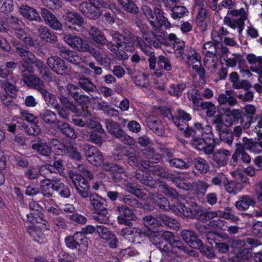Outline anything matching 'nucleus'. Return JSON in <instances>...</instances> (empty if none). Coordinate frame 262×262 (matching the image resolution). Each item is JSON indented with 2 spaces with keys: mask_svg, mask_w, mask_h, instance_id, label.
I'll list each match as a JSON object with an SVG mask.
<instances>
[{
  "mask_svg": "<svg viewBox=\"0 0 262 262\" xmlns=\"http://www.w3.org/2000/svg\"><path fill=\"white\" fill-rule=\"evenodd\" d=\"M148 237L161 252L167 255L170 254L173 248H177L190 255L193 252V250L188 251L180 240L174 237L171 232L152 231L148 235Z\"/></svg>",
  "mask_w": 262,
  "mask_h": 262,
  "instance_id": "nucleus-1",
  "label": "nucleus"
},
{
  "mask_svg": "<svg viewBox=\"0 0 262 262\" xmlns=\"http://www.w3.org/2000/svg\"><path fill=\"white\" fill-rule=\"evenodd\" d=\"M142 11L155 31H159L162 26L166 29L171 27L170 23L167 18L164 16L163 11L161 8L155 7L153 11L148 6L143 5L142 7Z\"/></svg>",
  "mask_w": 262,
  "mask_h": 262,
  "instance_id": "nucleus-2",
  "label": "nucleus"
},
{
  "mask_svg": "<svg viewBox=\"0 0 262 262\" xmlns=\"http://www.w3.org/2000/svg\"><path fill=\"white\" fill-rule=\"evenodd\" d=\"M247 19V14L243 8L229 10L227 15L224 18V23L233 29H238L241 33L245 26V20Z\"/></svg>",
  "mask_w": 262,
  "mask_h": 262,
  "instance_id": "nucleus-3",
  "label": "nucleus"
},
{
  "mask_svg": "<svg viewBox=\"0 0 262 262\" xmlns=\"http://www.w3.org/2000/svg\"><path fill=\"white\" fill-rule=\"evenodd\" d=\"M71 179L77 193L83 199L88 198L92 193L90 191L89 183L80 174L74 170L69 172Z\"/></svg>",
  "mask_w": 262,
  "mask_h": 262,
  "instance_id": "nucleus-4",
  "label": "nucleus"
},
{
  "mask_svg": "<svg viewBox=\"0 0 262 262\" xmlns=\"http://www.w3.org/2000/svg\"><path fill=\"white\" fill-rule=\"evenodd\" d=\"M212 124L217 131L220 139L229 145H232L233 140V133L231 129L226 127L223 121L222 115L217 114L214 116Z\"/></svg>",
  "mask_w": 262,
  "mask_h": 262,
  "instance_id": "nucleus-5",
  "label": "nucleus"
},
{
  "mask_svg": "<svg viewBox=\"0 0 262 262\" xmlns=\"http://www.w3.org/2000/svg\"><path fill=\"white\" fill-rule=\"evenodd\" d=\"M127 38L128 45H125V50L129 52L133 51L134 50V43H136L146 55H149L153 53L152 48L146 44L142 37L134 36L132 34L129 33Z\"/></svg>",
  "mask_w": 262,
  "mask_h": 262,
  "instance_id": "nucleus-6",
  "label": "nucleus"
},
{
  "mask_svg": "<svg viewBox=\"0 0 262 262\" xmlns=\"http://www.w3.org/2000/svg\"><path fill=\"white\" fill-rule=\"evenodd\" d=\"M142 33V38L146 41L149 47H157L158 43H164L165 39L161 35H156L152 31H150L147 25L142 24L139 26Z\"/></svg>",
  "mask_w": 262,
  "mask_h": 262,
  "instance_id": "nucleus-7",
  "label": "nucleus"
},
{
  "mask_svg": "<svg viewBox=\"0 0 262 262\" xmlns=\"http://www.w3.org/2000/svg\"><path fill=\"white\" fill-rule=\"evenodd\" d=\"M66 91L69 96L71 97L76 103L80 106L86 105L90 102L89 96L81 94L79 92L80 89L77 85L69 83L66 86Z\"/></svg>",
  "mask_w": 262,
  "mask_h": 262,
  "instance_id": "nucleus-8",
  "label": "nucleus"
},
{
  "mask_svg": "<svg viewBox=\"0 0 262 262\" xmlns=\"http://www.w3.org/2000/svg\"><path fill=\"white\" fill-rule=\"evenodd\" d=\"M116 211L118 212V221L119 224L127 226L132 225L130 221H134L137 217L133 210L129 209L126 205H121L116 207Z\"/></svg>",
  "mask_w": 262,
  "mask_h": 262,
  "instance_id": "nucleus-9",
  "label": "nucleus"
},
{
  "mask_svg": "<svg viewBox=\"0 0 262 262\" xmlns=\"http://www.w3.org/2000/svg\"><path fill=\"white\" fill-rule=\"evenodd\" d=\"M63 39L72 48L80 52H86L90 46L85 40L78 36L67 34Z\"/></svg>",
  "mask_w": 262,
  "mask_h": 262,
  "instance_id": "nucleus-10",
  "label": "nucleus"
},
{
  "mask_svg": "<svg viewBox=\"0 0 262 262\" xmlns=\"http://www.w3.org/2000/svg\"><path fill=\"white\" fill-rule=\"evenodd\" d=\"M47 63L49 67L57 74L66 75L69 72L64 61L59 57L52 56L48 58Z\"/></svg>",
  "mask_w": 262,
  "mask_h": 262,
  "instance_id": "nucleus-11",
  "label": "nucleus"
},
{
  "mask_svg": "<svg viewBox=\"0 0 262 262\" xmlns=\"http://www.w3.org/2000/svg\"><path fill=\"white\" fill-rule=\"evenodd\" d=\"M184 134L186 137H191V145L196 149L201 151L204 147L205 141L204 140L205 135H201V133L199 130L194 132L188 127H184Z\"/></svg>",
  "mask_w": 262,
  "mask_h": 262,
  "instance_id": "nucleus-12",
  "label": "nucleus"
},
{
  "mask_svg": "<svg viewBox=\"0 0 262 262\" xmlns=\"http://www.w3.org/2000/svg\"><path fill=\"white\" fill-rule=\"evenodd\" d=\"M89 34L90 39L95 42L101 45H105L110 50H114L115 46L113 45V43L111 41L107 40L98 28L95 26L91 27Z\"/></svg>",
  "mask_w": 262,
  "mask_h": 262,
  "instance_id": "nucleus-13",
  "label": "nucleus"
},
{
  "mask_svg": "<svg viewBox=\"0 0 262 262\" xmlns=\"http://www.w3.org/2000/svg\"><path fill=\"white\" fill-rule=\"evenodd\" d=\"M132 225L122 229L120 235L132 243H139L140 238L144 235V232L140 228L133 227Z\"/></svg>",
  "mask_w": 262,
  "mask_h": 262,
  "instance_id": "nucleus-14",
  "label": "nucleus"
},
{
  "mask_svg": "<svg viewBox=\"0 0 262 262\" xmlns=\"http://www.w3.org/2000/svg\"><path fill=\"white\" fill-rule=\"evenodd\" d=\"M183 240L190 247L195 249H200L203 246V243L199 239L196 234L192 230H183L180 234Z\"/></svg>",
  "mask_w": 262,
  "mask_h": 262,
  "instance_id": "nucleus-15",
  "label": "nucleus"
},
{
  "mask_svg": "<svg viewBox=\"0 0 262 262\" xmlns=\"http://www.w3.org/2000/svg\"><path fill=\"white\" fill-rule=\"evenodd\" d=\"M41 15L46 24L56 30H61L62 25L52 12L45 8L41 9Z\"/></svg>",
  "mask_w": 262,
  "mask_h": 262,
  "instance_id": "nucleus-16",
  "label": "nucleus"
},
{
  "mask_svg": "<svg viewBox=\"0 0 262 262\" xmlns=\"http://www.w3.org/2000/svg\"><path fill=\"white\" fill-rule=\"evenodd\" d=\"M79 9L84 15L90 19H95L100 15L98 9L92 2L81 3L79 5Z\"/></svg>",
  "mask_w": 262,
  "mask_h": 262,
  "instance_id": "nucleus-17",
  "label": "nucleus"
},
{
  "mask_svg": "<svg viewBox=\"0 0 262 262\" xmlns=\"http://www.w3.org/2000/svg\"><path fill=\"white\" fill-rule=\"evenodd\" d=\"M63 18L70 28L76 29L75 26L81 27L84 23L83 17L77 12H68L63 16Z\"/></svg>",
  "mask_w": 262,
  "mask_h": 262,
  "instance_id": "nucleus-18",
  "label": "nucleus"
},
{
  "mask_svg": "<svg viewBox=\"0 0 262 262\" xmlns=\"http://www.w3.org/2000/svg\"><path fill=\"white\" fill-rule=\"evenodd\" d=\"M233 90L226 91L225 93L220 94L217 98L218 102L221 106H233L237 103L236 99L233 96Z\"/></svg>",
  "mask_w": 262,
  "mask_h": 262,
  "instance_id": "nucleus-19",
  "label": "nucleus"
},
{
  "mask_svg": "<svg viewBox=\"0 0 262 262\" xmlns=\"http://www.w3.org/2000/svg\"><path fill=\"white\" fill-rule=\"evenodd\" d=\"M57 129L67 138L71 139H75L77 134L74 128L69 123L59 120L55 125Z\"/></svg>",
  "mask_w": 262,
  "mask_h": 262,
  "instance_id": "nucleus-20",
  "label": "nucleus"
},
{
  "mask_svg": "<svg viewBox=\"0 0 262 262\" xmlns=\"http://www.w3.org/2000/svg\"><path fill=\"white\" fill-rule=\"evenodd\" d=\"M108 32L112 39L116 42V44L113 43V45L115 46L114 50L111 51L115 52L117 51V49L122 47L123 45H124L123 48L125 49V45H128V41H127V37H128V35L124 36L118 32L113 30H109Z\"/></svg>",
  "mask_w": 262,
  "mask_h": 262,
  "instance_id": "nucleus-21",
  "label": "nucleus"
},
{
  "mask_svg": "<svg viewBox=\"0 0 262 262\" xmlns=\"http://www.w3.org/2000/svg\"><path fill=\"white\" fill-rule=\"evenodd\" d=\"M59 55L65 59L74 64H78L80 62L81 58L77 54L62 46L58 47Z\"/></svg>",
  "mask_w": 262,
  "mask_h": 262,
  "instance_id": "nucleus-22",
  "label": "nucleus"
},
{
  "mask_svg": "<svg viewBox=\"0 0 262 262\" xmlns=\"http://www.w3.org/2000/svg\"><path fill=\"white\" fill-rule=\"evenodd\" d=\"M19 11L23 17L30 20L38 22L41 21V17L37 11L28 5H21L19 8Z\"/></svg>",
  "mask_w": 262,
  "mask_h": 262,
  "instance_id": "nucleus-23",
  "label": "nucleus"
},
{
  "mask_svg": "<svg viewBox=\"0 0 262 262\" xmlns=\"http://www.w3.org/2000/svg\"><path fill=\"white\" fill-rule=\"evenodd\" d=\"M148 128L158 136H163L164 134V128L162 122L154 116L149 117L146 120Z\"/></svg>",
  "mask_w": 262,
  "mask_h": 262,
  "instance_id": "nucleus-24",
  "label": "nucleus"
},
{
  "mask_svg": "<svg viewBox=\"0 0 262 262\" xmlns=\"http://www.w3.org/2000/svg\"><path fill=\"white\" fill-rule=\"evenodd\" d=\"M231 152L223 148L217 150L212 154V160L219 166H224L227 163Z\"/></svg>",
  "mask_w": 262,
  "mask_h": 262,
  "instance_id": "nucleus-25",
  "label": "nucleus"
},
{
  "mask_svg": "<svg viewBox=\"0 0 262 262\" xmlns=\"http://www.w3.org/2000/svg\"><path fill=\"white\" fill-rule=\"evenodd\" d=\"M32 148L38 154L45 157H49L52 153L51 147L41 139L38 140L36 143H33Z\"/></svg>",
  "mask_w": 262,
  "mask_h": 262,
  "instance_id": "nucleus-26",
  "label": "nucleus"
},
{
  "mask_svg": "<svg viewBox=\"0 0 262 262\" xmlns=\"http://www.w3.org/2000/svg\"><path fill=\"white\" fill-rule=\"evenodd\" d=\"M38 35L41 40L51 43L54 42L57 39L55 33L43 25L39 27Z\"/></svg>",
  "mask_w": 262,
  "mask_h": 262,
  "instance_id": "nucleus-27",
  "label": "nucleus"
},
{
  "mask_svg": "<svg viewBox=\"0 0 262 262\" xmlns=\"http://www.w3.org/2000/svg\"><path fill=\"white\" fill-rule=\"evenodd\" d=\"M13 44L15 48L16 54L19 55L24 61L29 62L31 63L34 61L36 57L33 54L28 51L26 47L16 42H13Z\"/></svg>",
  "mask_w": 262,
  "mask_h": 262,
  "instance_id": "nucleus-28",
  "label": "nucleus"
},
{
  "mask_svg": "<svg viewBox=\"0 0 262 262\" xmlns=\"http://www.w3.org/2000/svg\"><path fill=\"white\" fill-rule=\"evenodd\" d=\"M58 180L57 179L52 180L49 179H44L40 181V186L42 195L47 198H51L53 193L50 190L52 189L54 190V187L57 186Z\"/></svg>",
  "mask_w": 262,
  "mask_h": 262,
  "instance_id": "nucleus-29",
  "label": "nucleus"
},
{
  "mask_svg": "<svg viewBox=\"0 0 262 262\" xmlns=\"http://www.w3.org/2000/svg\"><path fill=\"white\" fill-rule=\"evenodd\" d=\"M89 198L91 205L96 211L107 209L106 200L98 194L92 193Z\"/></svg>",
  "mask_w": 262,
  "mask_h": 262,
  "instance_id": "nucleus-30",
  "label": "nucleus"
},
{
  "mask_svg": "<svg viewBox=\"0 0 262 262\" xmlns=\"http://www.w3.org/2000/svg\"><path fill=\"white\" fill-rule=\"evenodd\" d=\"M40 119L46 123L50 125H56L59 119H57L56 114L49 109H45L39 114Z\"/></svg>",
  "mask_w": 262,
  "mask_h": 262,
  "instance_id": "nucleus-31",
  "label": "nucleus"
},
{
  "mask_svg": "<svg viewBox=\"0 0 262 262\" xmlns=\"http://www.w3.org/2000/svg\"><path fill=\"white\" fill-rule=\"evenodd\" d=\"M135 178L142 184L150 187H154L156 182L149 173L142 171L136 172Z\"/></svg>",
  "mask_w": 262,
  "mask_h": 262,
  "instance_id": "nucleus-32",
  "label": "nucleus"
},
{
  "mask_svg": "<svg viewBox=\"0 0 262 262\" xmlns=\"http://www.w3.org/2000/svg\"><path fill=\"white\" fill-rule=\"evenodd\" d=\"M255 204L254 199L249 195H243L238 201L236 203V207L241 211H245L250 206Z\"/></svg>",
  "mask_w": 262,
  "mask_h": 262,
  "instance_id": "nucleus-33",
  "label": "nucleus"
},
{
  "mask_svg": "<svg viewBox=\"0 0 262 262\" xmlns=\"http://www.w3.org/2000/svg\"><path fill=\"white\" fill-rule=\"evenodd\" d=\"M178 54L181 58L185 62L189 63L190 62L194 63V59L199 57V54L191 48L187 47L183 51H179Z\"/></svg>",
  "mask_w": 262,
  "mask_h": 262,
  "instance_id": "nucleus-34",
  "label": "nucleus"
},
{
  "mask_svg": "<svg viewBox=\"0 0 262 262\" xmlns=\"http://www.w3.org/2000/svg\"><path fill=\"white\" fill-rule=\"evenodd\" d=\"M106 128L109 133L114 135L117 138L122 133L123 130L120 125L111 119L105 120Z\"/></svg>",
  "mask_w": 262,
  "mask_h": 262,
  "instance_id": "nucleus-35",
  "label": "nucleus"
},
{
  "mask_svg": "<svg viewBox=\"0 0 262 262\" xmlns=\"http://www.w3.org/2000/svg\"><path fill=\"white\" fill-rule=\"evenodd\" d=\"M46 169L51 173H59L60 176H63L64 173V166L62 160H55L52 164L46 166Z\"/></svg>",
  "mask_w": 262,
  "mask_h": 262,
  "instance_id": "nucleus-36",
  "label": "nucleus"
},
{
  "mask_svg": "<svg viewBox=\"0 0 262 262\" xmlns=\"http://www.w3.org/2000/svg\"><path fill=\"white\" fill-rule=\"evenodd\" d=\"M214 42L211 41L206 42L203 45V49L206 51L205 54L206 57L215 58L217 53V42L213 40Z\"/></svg>",
  "mask_w": 262,
  "mask_h": 262,
  "instance_id": "nucleus-37",
  "label": "nucleus"
},
{
  "mask_svg": "<svg viewBox=\"0 0 262 262\" xmlns=\"http://www.w3.org/2000/svg\"><path fill=\"white\" fill-rule=\"evenodd\" d=\"M78 85L86 92H94L96 89L95 84L89 78L81 77L79 78Z\"/></svg>",
  "mask_w": 262,
  "mask_h": 262,
  "instance_id": "nucleus-38",
  "label": "nucleus"
},
{
  "mask_svg": "<svg viewBox=\"0 0 262 262\" xmlns=\"http://www.w3.org/2000/svg\"><path fill=\"white\" fill-rule=\"evenodd\" d=\"M38 92L41 94L45 101L49 106L52 107L53 105L57 102L56 96L50 93L46 89V86L40 89Z\"/></svg>",
  "mask_w": 262,
  "mask_h": 262,
  "instance_id": "nucleus-39",
  "label": "nucleus"
},
{
  "mask_svg": "<svg viewBox=\"0 0 262 262\" xmlns=\"http://www.w3.org/2000/svg\"><path fill=\"white\" fill-rule=\"evenodd\" d=\"M195 168L202 174L206 173L209 170L208 162L202 158H196L193 160Z\"/></svg>",
  "mask_w": 262,
  "mask_h": 262,
  "instance_id": "nucleus-40",
  "label": "nucleus"
},
{
  "mask_svg": "<svg viewBox=\"0 0 262 262\" xmlns=\"http://www.w3.org/2000/svg\"><path fill=\"white\" fill-rule=\"evenodd\" d=\"M166 161L170 167L179 169H187L190 167L189 163L180 158L167 159Z\"/></svg>",
  "mask_w": 262,
  "mask_h": 262,
  "instance_id": "nucleus-41",
  "label": "nucleus"
},
{
  "mask_svg": "<svg viewBox=\"0 0 262 262\" xmlns=\"http://www.w3.org/2000/svg\"><path fill=\"white\" fill-rule=\"evenodd\" d=\"M224 187L226 190L229 193L233 195L237 194L242 189V187L239 183L233 181H229L228 179Z\"/></svg>",
  "mask_w": 262,
  "mask_h": 262,
  "instance_id": "nucleus-42",
  "label": "nucleus"
},
{
  "mask_svg": "<svg viewBox=\"0 0 262 262\" xmlns=\"http://www.w3.org/2000/svg\"><path fill=\"white\" fill-rule=\"evenodd\" d=\"M187 97L189 100L192 101L193 105L199 107L201 105L202 100L199 91L195 89H192L188 91Z\"/></svg>",
  "mask_w": 262,
  "mask_h": 262,
  "instance_id": "nucleus-43",
  "label": "nucleus"
},
{
  "mask_svg": "<svg viewBox=\"0 0 262 262\" xmlns=\"http://www.w3.org/2000/svg\"><path fill=\"white\" fill-rule=\"evenodd\" d=\"M10 80H5L0 81L1 88H3L6 93L12 96L17 92V89L14 84L16 81H10Z\"/></svg>",
  "mask_w": 262,
  "mask_h": 262,
  "instance_id": "nucleus-44",
  "label": "nucleus"
},
{
  "mask_svg": "<svg viewBox=\"0 0 262 262\" xmlns=\"http://www.w3.org/2000/svg\"><path fill=\"white\" fill-rule=\"evenodd\" d=\"M158 218L165 226L170 228L175 229L179 226V224L176 220L170 218L165 214H159Z\"/></svg>",
  "mask_w": 262,
  "mask_h": 262,
  "instance_id": "nucleus-45",
  "label": "nucleus"
},
{
  "mask_svg": "<svg viewBox=\"0 0 262 262\" xmlns=\"http://www.w3.org/2000/svg\"><path fill=\"white\" fill-rule=\"evenodd\" d=\"M93 215L95 221L102 224H106L109 222V215L107 209L97 211Z\"/></svg>",
  "mask_w": 262,
  "mask_h": 262,
  "instance_id": "nucleus-46",
  "label": "nucleus"
},
{
  "mask_svg": "<svg viewBox=\"0 0 262 262\" xmlns=\"http://www.w3.org/2000/svg\"><path fill=\"white\" fill-rule=\"evenodd\" d=\"M244 148L254 152H260L258 142L254 141L251 139L243 138Z\"/></svg>",
  "mask_w": 262,
  "mask_h": 262,
  "instance_id": "nucleus-47",
  "label": "nucleus"
},
{
  "mask_svg": "<svg viewBox=\"0 0 262 262\" xmlns=\"http://www.w3.org/2000/svg\"><path fill=\"white\" fill-rule=\"evenodd\" d=\"M86 52H89L99 64L104 65L107 63L106 58L103 56L100 51L96 50L94 48H92L90 46L89 49Z\"/></svg>",
  "mask_w": 262,
  "mask_h": 262,
  "instance_id": "nucleus-48",
  "label": "nucleus"
},
{
  "mask_svg": "<svg viewBox=\"0 0 262 262\" xmlns=\"http://www.w3.org/2000/svg\"><path fill=\"white\" fill-rule=\"evenodd\" d=\"M40 175V169L37 166H31L25 172V177L30 180L37 179Z\"/></svg>",
  "mask_w": 262,
  "mask_h": 262,
  "instance_id": "nucleus-49",
  "label": "nucleus"
},
{
  "mask_svg": "<svg viewBox=\"0 0 262 262\" xmlns=\"http://www.w3.org/2000/svg\"><path fill=\"white\" fill-rule=\"evenodd\" d=\"M199 107L203 110H206V114L208 117H212L216 110V106L211 102H201Z\"/></svg>",
  "mask_w": 262,
  "mask_h": 262,
  "instance_id": "nucleus-50",
  "label": "nucleus"
},
{
  "mask_svg": "<svg viewBox=\"0 0 262 262\" xmlns=\"http://www.w3.org/2000/svg\"><path fill=\"white\" fill-rule=\"evenodd\" d=\"M31 77V78L26 83L28 85L31 86L37 91H39L40 89L45 86L43 81L35 75Z\"/></svg>",
  "mask_w": 262,
  "mask_h": 262,
  "instance_id": "nucleus-51",
  "label": "nucleus"
},
{
  "mask_svg": "<svg viewBox=\"0 0 262 262\" xmlns=\"http://www.w3.org/2000/svg\"><path fill=\"white\" fill-rule=\"evenodd\" d=\"M152 199L155 204L162 210H166V207L169 206V202L167 199L162 195H155Z\"/></svg>",
  "mask_w": 262,
  "mask_h": 262,
  "instance_id": "nucleus-52",
  "label": "nucleus"
},
{
  "mask_svg": "<svg viewBox=\"0 0 262 262\" xmlns=\"http://www.w3.org/2000/svg\"><path fill=\"white\" fill-rule=\"evenodd\" d=\"M54 191L59 192L60 195L64 198H68L71 195V191L69 188L63 183L58 182L57 186L54 187Z\"/></svg>",
  "mask_w": 262,
  "mask_h": 262,
  "instance_id": "nucleus-53",
  "label": "nucleus"
},
{
  "mask_svg": "<svg viewBox=\"0 0 262 262\" xmlns=\"http://www.w3.org/2000/svg\"><path fill=\"white\" fill-rule=\"evenodd\" d=\"M52 108L56 110L57 113L59 117L64 120H68L70 118V113L66 108L59 105L58 101L55 103Z\"/></svg>",
  "mask_w": 262,
  "mask_h": 262,
  "instance_id": "nucleus-54",
  "label": "nucleus"
},
{
  "mask_svg": "<svg viewBox=\"0 0 262 262\" xmlns=\"http://www.w3.org/2000/svg\"><path fill=\"white\" fill-rule=\"evenodd\" d=\"M219 237L226 239L228 238V236L226 234H217L215 232H208L206 234V239L208 243L211 245H215V246L219 242Z\"/></svg>",
  "mask_w": 262,
  "mask_h": 262,
  "instance_id": "nucleus-55",
  "label": "nucleus"
},
{
  "mask_svg": "<svg viewBox=\"0 0 262 262\" xmlns=\"http://www.w3.org/2000/svg\"><path fill=\"white\" fill-rule=\"evenodd\" d=\"M171 17L173 19L180 18L187 12V8L184 6H175L171 8Z\"/></svg>",
  "mask_w": 262,
  "mask_h": 262,
  "instance_id": "nucleus-56",
  "label": "nucleus"
},
{
  "mask_svg": "<svg viewBox=\"0 0 262 262\" xmlns=\"http://www.w3.org/2000/svg\"><path fill=\"white\" fill-rule=\"evenodd\" d=\"M163 193L172 199H179V194L177 190L167 184H162L161 186Z\"/></svg>",
  "mask_w": 262,
  "mask_h": 262,
  "instance_id": "nucleus-57",
  "label": "nucleus"
},
{
  "mask_svg": "<svg viewBox=\"0 0 262 262\" xmlns=\"http://www.w3.org/2000/svg\"><path fill=\"white\" fill-rule=\"evenodd\" d=\"M30 235L34 238V241L38 243H42L45 235L39 228H31L29 230Z\"/></svg>",
  "mask_w": 262,
  "mask_h": 262,
  "instance_id": "nucleus-58",
  "label": "nucleus"
},
{
  "mask_svg": "<svg viewBox=\"0 0 262 262\" xmlns=\"http://www.w3.org/2000/svg\"><path fill=\"white\" fill-rule=\"evenodd\" d=\"M74 238H75L76 243L78 249L85 248L88 245V241L84 235L81 232H76L74 234Z\"/></svg>",
  "mask_w": 262,
  "mask_h": 262,
  "instance_id": "nucleus-59",
  "label": "nucleus"
},
{
  "mask_svg": "<svg viewBox=\"0 0 262 262\" xmlns=\"http://www.w3.org/2000/svg\"><path fill=\"white\" fill-rule=\"evenodd\" d=\"M122 8L130 13L137 14L139 12V10L133 0H128L122 6Z\"/></svg>",
  "mask_w": 262,
  "mask_h": 262,
  "instance_id": "nucleus-60",
  "label": "nucleus"
},
{
  "mask_svg": "<svg viewBox=\"0 0 262 262\" xmlns=\"http://www.w3.org/2000/svg\"><path fill=\"white\" fill-rule=\"evenodd\" d=\"M227 178L223 173H220L212 178L211 182L212 185L217 186H222L226 184Z\"/></svg>",
  "mask_w": 262,
  "mask_h": 262,
  "instance_id": "nucleus-61",
  "label": "nucleus"
},
{
  "mask_svg": "<svg viewBox=\"0 0 262 262\" xmlns=\"http://www.w3.org/2000/svg\"><path fill=\"white\" fill-rule=\"evenodd\" d=\"M85 125L90 128L94 129L95 130L101 133L104 134V130L102 127L101 124L94 120L89 119L85 121Z\"/></svg>",
  "mask_w": 262,
  "mask_h": 262,
  "instance_id": "nucleus-62",
  "label": "nucleus"
},
{
  "mask_svg": "<svg viewBox=\"0 0 262 262\" xmlns=\"http://www.w3.org/2000/svg\"><path fill=\"white\" fill-rule=\"evenodd\" d=\"M65 149L69 156L76 160H80L81 159V155L78 151L77 148L73 145L65 146Z\"/></svg>",
  "mask_w": 262,
  "mask_h": 262,
  "instance_id": "nucleus-63",
  "label": "nucleus"
},
{
  "mask_svg": "<svg viewBox=\"0 0 262 262\" xmlns=\"http://www.w3.org/2000/svg\"><path fill=\"white\" fill-rule=\"evenodd\" d=\"M144 225L149 229L153 228L156 225L159 224V221L152 216L149 215L143 218Z\"/></svg>",
  "mask_w": 262,
  "mask_h": 262,
  "instance_id": "nucleus-64",
  "label": "nucleus"
}]
</instances>
